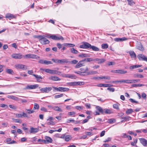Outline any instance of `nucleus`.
Instances as JSON below:
<instances>
[{
    "label": "nucleus",
    "mask_w": 147,
    "mask_h": 147,
    "mask_svg": "<svg viewBox=\"0 0 147 147\" xmlns=\"http://www.w3.org/2000/svg\"><path fill=\"white\" fill-rule=\"evenodd\" d=\"M107 84H98L97 85V86L99 87H107Z\"/></svg>",
    "instance_id": "obj_37"
},
{
    "label": "nucleus",
    "mask_w": 147,
    "mask_h": 147,
    "mask_svg": "<svg viewBox=\"0 0 147 147\" xmlns=\"http://www.w3.org/2000/svg\"><path fill=\"white\" fill-rule=\"evenodd\" d=\"M49 79L51 80L54 81H60L61 80L60 78L56 76H51L49 77Z\"/></svg>",
    "instance_id": "obj_18"
},
{
    "label": "nucleus",
    "mask_w": 147,
    "mask_h": 147,
    "mask_svg": "<svg viewBox=\"0 0 147 147\" xmlns=\"http://www.w3.org/2000/svg\"><path fill=\"white\" fill-rule=\"evenodd\" d=\"M32 76H34L35 78L36 79V80L39 82H40V79H42V77L38 75H36L35 74H33L32 75Z\"/></svg>",
    "instance_id": "obj_22"
},
{
    "label": "nucleus",
    "mask_w": 147,
    "mask_h": 147,
    "mask_svg": "<svg viewBox=\"0 0 147 147\" xmlns=\"http://www.w3.org/2000/svg\"><path fill=\"white\" fill-rule=\"evenodd\" d=\"M53 88L57 91L61 92H65L68 91L69 90V88H68L61 87H59V88L54 87Z\"/></svg>",
    "instance_id": "obj_8"
},
{
    "label": "nucleus",
    "mask_w": 147,
    "mask_h": 147,
    "mask_svg": "<svg viewBox=\"0 0 147 147\" xmlns=\"http://www.w3.org/2000/svg\"><path fill=\"white\" fill-rule=\"evenodd\" d=\"M111 72L114 73H117L119 74H125L127 73V71L126 70H124L123 69H117L111 71Z\"/></svg>",
    "instance_id": "obj_10"
},
{
    "label": "nucleus",
    "mask_w": 147,
    "mask_h": 147,
    "mask_svg": "<svg viewBox=\"0 0 147 147\" xmlns=\"http://www.w3.org/2000/svg\"><path fill=\"white\" fill-rule=\"evenodd\" d=\"M83 61H80L75 66V68H78L83 66Z\"/></svg>",
    "instance_id": "obj_19"
},
{
    "label": "nucleus",
    "mask_w": 147,
    "mask_h": 147,
    "mask_svg": "<svg viewBox=\"0 0 147 147\" xmlns=\"http://www.w3.org/2000/svg\"><path fill=\"white\" fill-rule=\"evenodd\" d=\"M70 51L72 53L77 54L78 53V51L76 50L74 48H72L70 49Z\"/></svg>",
    "instance_id": "obj_33"
},
{
    "label": "nucleus",
    "mask_w": 147,
    "mask_h": 147,
    "mask_svg": "<svg viewBox=\"0 0 147 147\" xmlns=\"http://www.w3.org/2000/svg\"><path fill=\"white\" fill-rule=\"evenodd\" d=\"M39 109V106L36 103L34 104V109Z\"/></svg>",
    "instance_id": "obj_45"
},
{
    "label": "nucleus",
    "mask_w": 147,
    "mask_h": 147,
    "mask_svg": "<svg viewBox=\"0 0 147 147\" xmlns=\"http://www.w3.org/2000/svg\"><path fill=\"white\" fill-rule=\"evenodd\" d=\"M47 124L48 125H53L55 124V123L53 121H49L47 122Z\"/></svg>",
    "instance_id": "obj_46"
},
{
    "label": "nucleus",
    "mask_w": 147,
    "mask_h": 147,
    "mask_svg": "<svg viewBox=\"0 0 147 147\" xmlns=\"http://www.w3.org/2000/svg\"><path fill=\"white\" fill-rule=\"evenodd\" d=\"M45 139L46 142L47 143H52V140L49 137L46 136L45 137Z\"/></svg>",
    "instance_id": "obj_24"
},
{
    "label": "nucleus",
    "mask_w": 147,
    "mask_h": 147,
    "mask_svg": "<svg viewBox=\"0 0 147 147\" xmlns=\"http://www.w3.org/2000/svg\"><path fill=\"white\" fill-rule=\"evenodd\" d=\"M63 95V94H60L55 95V96L54 97L56 99L62 97Z\"/></svg>",
    "instance_id": "obj_49"
},
{
    "label": "nucleus",
    "mask_w": 147,
    "mask_h": 147,
    "mask_svg": "<svg viewBox=\"0 0 147 147\" xmlns=\"http://www.w3.org/2000/svg\"><path fill=\"white\" fill-rule=\"evenodd\" d=\"M87 109H90V104L88 103L86 104L85 105Z\"/></svg>",
    "instance_id": "obj_63"
},
{
    "label": "nucleus",
    "mask_w": 147,
    "mask_h": 147,
    "mask_svg": "<svg viewBox=\"0 0 147 147\" xmlns=\"http://www.w3.org/2000/svg\"><path fill=\"white\" fill-rule=\"evenodd\" d=\"M46 72L51 74H56L57 75H60L61 72L56 70H52L50 69H47Z\"/></svg>",
    "instance_id": "obj_6"
},
{
    "label": "nucleus",
    "mask_w": 147,
    "mask_h": 147,
    "mask_svg": "<svg viewBox=\"0 0 147 147\" xmlns=\"http://www.w3.org/2000/svg\"><path fill=\"white\" fill-rule=\"evenodd\" d=\"M90 49H92L93 51H98L99 49L98 47L94 46L91 45Z\"/></svg>",
    "instance_id": "obj_32"
},
{
    "label": "nucleus",
    "mask_w": 147,
    "mask_h": 147,
    "mask_svg": "<svg viewBox=\"0 0 147 147\" xmlns=\"http://www.w3.org/2000/svg\"><path fill=\"white\" fill-rule=\"evenodd\" d=\"M120 82L121 83V80H117L115 81H110L109 82V83H117Z\"/></svg>",
    "instance_id": "obj_56"
},
{
    "label": "nucleus",
    "mask_w": 147,
    "mask_h": 147,
    "mask_svg": "<svg viewBox=\"0 0 147 147\" xmlns=\"http://www.w3.org/2000/svg\"><path fill=\"white\" fill-rule=\"evenodd\" d=\"M52 109L54 110L60 112H62L63 111L58 106H54L52 107Z\"/></svg>",
    "instance_id": "obj_27"
},
{
    "label": "nucleus",
    "mask_w": 147,
    "mask_h": 147,
    "mask_svg": "<svg viewBox=\"0 0 147 147\" xmlns=\"http://www.w3.org/2000/svg\"><path fill=\"white\" fill-rule=\"evenodd\" d=\"M91 74L94 75L95 74L98 73V72L96 71H91Z\"/></svg>",
    "instance_id": "obj_64"
},
{
    "label": "nucleus",
    "mask_w": 147,
    "mask_h": 147,
    "mask_svg": "<svg viewBox=\"0 0 147 147\" xmlns=\"http://www.w3.org/2000/svg\"><path fill=\"white\" fill-rule=\"evenodd\" d=\"M63 46H68L69 47H73L75 46V45L74 44H73L71 43H66L63 44Z\"/></svg>",
    "instance_id": "obj_31"
},
{
    "label": "nucleus",
    "mask_w": 147,
    "mask_h": 147,
    "mask_svg": "<svg viewBox=\"0 0 147 147\" xmlns=\"http://www.w3.org/2000/svg\"><path fill=\"white\" fill-rule=\"evenodd\" d=\"M85 133L86 135L88 136H92L93 135L92 133L89 132H86Z\"/></svg>",
    "instance_id": "obj_58"
},
{
    "label": "nucleus",
    "mask_w": 147,
    "mask_h": 147,
    "mask_svg": "<svg viewBox=\"0 0 147 147\" xmlns=\"http://www.w3.org/2000/svg\"><path fill=\"white\" fill-rule=\"evenodd\" d=\"M119 105L118 103L114 104L113 105V107L114 108L118 109H119Z\"/></svg>",
    "instance_id": "obj_47"
},
{
    "label": "nucleus",
    "mask_w": 147,
    "mask_h": 147,
    "mask_svg": "<svg viewBox=\"0 0 147 147\" xmlns=\"http://www.w3.org/2000/svg\"><path fill=\"white\" fill-rule=\"evenodd\" d=\"M52 88L51 87H46L45 88H41L40 90L42 93H48L51 91Z\"/></svg>",
    "instance_id": "obj_7"
},
{
    "label": "nucleus",
    "mask_w": 147,
    "mask_h": 147,
    "mask_svg": "<svg viewBox=\"0 0 147 147\" xmlns=\"http://www.w3.org/2000/svg\"><path fill=\"white\" fill-rule=\"evenodd\" d=\"M140 143L144 146H147V140L144 138H141L139 139Z\"/></svg>",
    "instance_id": "obj_16"
},
{
    "label": "nucleus",
    "mask_w": 147,
    "mask_h": 147,
    "mask_svg": "<svg viewBox=\"0 0 147 147\" xmlns=\"http://www.w3.org/2000/svg\"><path fill=\"white\" fill-rule=\"evenodd\" d=\"M77 82H69L68 84L70 86H74L77 85Z\"/></svg>",
    "instance_id": "obj_40"
},
{
    "label": "nucleus",
    "mask_w": 147,
    "mask_h": 147,
    "mask_svg": "<svg viewBox=\"0 0 147 147\" xmlns=\"http://www.w3.org/2000/svg\"><path fill=\"white\" fill-rule=\"evenodd\" d=\"M129 54L131 58H135L136 57V53L133 51H129Z\"/></svg>",
    "instance_id": "obj_23"
},
{
    "label": "nucleus",
    "mask_w": 147,
    "mask_h": 147,
    "mask_svg": "<svg viewBox=\"0 0 147 147\" xmlns=\"http://www.w3.org/2000/svg\"><path fill=\"white\" fill-rule=\"evenodd\" d=\"M11 57L15 59H20L23 57V55L20 53H15L12 54Z\"/></svg>",
    "instance_id": "obj_14"
},
{
    "label": "nucleus",
    "mask_w": 147,
    "mask_h": 147,
    "mask_svg": "<svg viewBox=\"0 0 147 147\" xmlns=\"http://www.w3.org/2000/svg\"><path fill=\"white\" fill-rule=\"evenodd\" d=\"M6 71L9 74H12L13 73V71L11 69H7L6 70Z\"/></svg>",
    "instance_id": "obj_41"
},
{
    "label": "nucleus",
    "mask_w": 147,
    "mask_h": 147,
    "mask_svg": "<svg viewBox=\"0 0 147 147\" xmlns=\"http://www.w3.org/2000/svg\"><path fill=\"white\" fill-rule=\"evenodd\" d=\"M7 97L16 101H18L20 100L18 97L13 95H8Z\"/></svg>",
    "instance_id": "obj_26"
},
{
    "label": "nucleus",
    "mask_w": 147,
    "mask_h": 147,
    "mask_svg": "<svg viewBox=\"0 0 147 147\" xmlns=\"http://www.w3.org/2000/svg\"><path fill=\"white\" fill-rule=\"evenodd\" d=\"M91 61H94V59H93L92 58H88L86 59V61L87 62Z\"/></svg>",
    "instance_id": "obj_55"
},
{
    "label": "nucleus",
    "mask_w": 147,
    "mask_h": 147,
    "mask_svg": "<svg viewBox=\"0 0 147 147\" xmlns=\"http://www.w3.org/2000/svg\"><path fill=\"white\" fill-rule=\"evenodd\" d=\"M70 62L69 63H71L72 64H76L78 63V61L76 60H74L69 61Z\"/></svg>",
    "instance_id": "obj_42"
},
{
    "label": "nucleus",
    "mask_w": 147,
    "mask_h": 147,
    "mask_svg": "<svg viewBox=\"0 0 147 147\" xmlns=\"http://www.w3.org/2000/svg\"><path fill=\"white\" fill-rule=\"evenodd\" d=\"M79 57H88L89 56L87 54H85V53H82L78 55Z\"/></svg>",
    "instance_id": "obj_38"
},
{
    "label": "nucleus",
    "mask_w": 147,
    "mask_h": 147,
    "mask_svg": "<svg viewBox=\"0 0 147 147\" xmlns=\"http://www.w3.org/2000/svg\"><path fill=\"white\" fill-rule=\"evenodd\" d=\"M13 121L14 122L16 123H20L21 122V120L18 119H13Z\"/></svg>",
    "instance_id": "obj_62"
},
{
    "label": "nucleus",
    "mask_w": 147,
    "mask_h": 147,
    "mask_svg": "<svg viewBox=\"0 0 147 147\" xmlns=\"http://www.w3.org/2000/svg\"><path fill=\"white\" fill-rule=\"evenodd\" d=\"M106 61V59H99L97 58L94 59V61H97V63L98 64H101L103 63L104 62Z\"/></svg>",
    "instance_id": "obj_17"
},
{
    "label": "nucleus",
    "mask_w": 147,
    "mask_h": 147,
    "mask_svg": "<svg viewBox=\"0 0 147 147\" xmlns=\"http://www.w3.org/2000/svg\"><path fill=\"white\" fill-rule=\"evenodd\" d=\"M128 2V4L130 5H132L134 4L133 0H127Z\"/></svg>",
    "instance_id": "obj_43"
},
{
    "label": "nucleus",
    "mask_w": 147,
    "mask_h": 147,
    "mask_svg": "<svg viewBox=\"0 0 147 147\" xmlns=\"http://www.w3.org/2000/svg\"><path fill=\"white\" fill-rule=\"evenodd\" d=\"M137 48L140 51H143L144 50V49L142 45L140 43H138L137 45Z\"/></svg>",
    "instance_id": "obj_20"
},
{
    "label": "nucleus",
    "mask_w": 147,
    "mask_h": 147,
    "mask_svg": "<svg viewBox=\"0 0 147 147\" xmlns=\"http://www.w3.org/2000/svg\"><path fill=\"white\" fill-rule=\"evenodd\" d=\"M77 85H83L84 84V82H77Z\"/></svg>",
    "instance_id": "obj_61"
},
{
    "label": "nucleus",
    "mask_w": 147,
    "mask_h": 147,
    "mask_svg": "<svg viewBox=\"0 0 147 147\" xmlns=\"http://www.w3.org/2000/svg\"><path fill=\"white\" fill-rule=\"evenodd\" d=\"M76 108L78 110L80 111L81 110H82L83 109L84 107L82 106H76Z\"/></svg>",
    "instance_id": "obj_48"
},
{
    "label": "nucleus",
    "mask_w": 147,
    "mask_h": 147,
    "mask_svg": "<svg viewBox=\"0 0 147 147\" xmlns=\"http://www.w3.org/2000/svg\"><path fill=\"white\" fill-rule=\"evenodd\" d=\"M59 63L60 64H64L65 63H68L70 62L68 61V59H63L59 60Z\"/></svg>",
    "instance_id": "obj_25"
},
{
    "label": "nucleus",
    "mask_w": 147,
    "mask_h": 147,
    "mask_svg": "<svg viewBox=\"0 0 147 147\" xmlns=\"http://www.w3.org/2000/svg\"><path fill=\"white\" fill-rule=\"evenodd\" d=\"M96 109L98 110L100 112L103 114H111V111L109 109H103L102 108L99 106H96Z\"/></svg>",
    "instance_id": "obj_1"
},
{
    "label": "nucleus",
    "mask_w": 147,
    "mask_h": 147,
    "mask_svg": "<svg viewBox=\"0 0 147 147\" xmlns=\"http://www.w3.org/2000/svg\"><path fill=\"white\" fill-rule=\"evenodd\" d=\"M38 63H40L45 65H48L49 64H52V63L51 61H47L42 59L39 60L38 61Z\"/></svg>",
    "instance_id": "obj_11"
},
{
    "label": "nucleus",
    "mask_w": 147,
    "mask_h": 147,
    "mask_svg": "<svg viewBox=\"0 0 147 147\" xmlns=\"http://www.w3.org/2000/svg\"><path fill=\"white\" fill-rule=\"evenodd\" d=\"M108 47V45L107 44H102L101 45L102 48V49H107Z\"/></svg>",
    "instance_id": "obj_39"
},
{
    "label": "nucleus",
    "mask_w": 147,
    "mask_h": 147,
    "mask_svg": "<svg viewBox=\"0 0 147 147\" xmlns=\"http://www.w3.org/2000/svg\"><path fill=\"white\" fill-rule=\"evenodd\" d=\"M69 78H70L72 79H76V77L75 75L69 74Z\"/></svg>",
    "instance_id": "obj_51"
},
{
    "label": "nucleus",
    "mask_w": 147,
    "mask_h": 147,
    "mask_svg": "<svg viewBox=\"0 0 147 147\" xmlns=\"http://www.w3.org/2000/svg\"><path fill=\"white\" fill-rule=\"evenodd\" d=\"M23 57L24 59L32 58L38 59L39 57L37 55L34 54H27L25 55H23Z\"/></svg>",
    "instance_id": "obj_5"
},
{
    "label": "nucleus",
    "mask_w": 147,
    "mask_h": 147,
    "mask_svg": "<svg viewBox=\"0 0 147 147\" xmlns=\"http://www.w3.org/2000/svg\"><path fill=\"white\" fill-rule=\"evenodd\" d=\"M142 66L141 65H133L132 66H131L129 67V69H133L135 68H136L138 67H141Z\"/></svg>",
    "instance_id": "obj_30"
},
{
    "label": "nucleus",
    "mask_w": 147,
    "mask_h": 147,
    "mask_svg": "<svg viewBox=\"0 0 147 147\" xmlns=\"http://www.w3.org/2000/svg\"><path fill=\"white\" fill-rule=\"evenodd\" d=\"M26 112L28 114L32 113L34 112V111L31 109H26Z\"/></svg>",
    "instance_id": "obj_36"
},
{
    "label": "nucleus",
    "mask_w": 147,
    "mask_h": 147,
    "mask_svg": "<svg viewBox=\"0 0 147 147\" xmlns=\"http://www.w3.org/2000/svg\"><path fill=\"white\" fill-rule=\"evenodd\" d=\"M25 132L28 134H34L39 131V129H24Z\"/></svg>",
    "instance_id": "obj_9"
},
{
    "label": "nucleus",
    "mask_w": 147,
    "mask_h": 147,
    "mask_svg": "<svg viewBox=\"0 0 147 147\" xmlns=\"http://www.w3.org/2000/svg\"><path fill=\"white\" fill-rule=\"evenodd\" d=\"M38 38H40L39 41L42 45L48 44L50 42L49 40L42 36H39Z\"/></svg>",
    "instance_id": "obj_2"
},
{
    "label": "nucleus",
    "mask_w": 147,
    "mask_h": 147,
    "mask_svg": "<svg viewBox=\"0 0 147 147\" xmlns=\"http://www.w3.org/2000/svg\"><path fill=\"white\" fill-rule=\"evenodd\" d=\"M65 140L67 142H68L70 140L69 136L68 135L66 136L65 138Z\"/></svg>",
    "instance_id": "obj_54"
},
{
    "label": "nucleus",
    "mask_w": 147,
    "mask_h": 147,
    "mask_svg": "<svg viewBox=\"0 0 147 147\" xmlns=\"http://www.w3.org/2000/svg\"><path fill=\"white\" fill-rule=\"evenodd\" d=\"M15 67L17 69H20L24 70H26L27 69V66L22 64H16L15 65Z\"/></svg>",
    "instance_id": "obj_12"
},
{
    "label": "nucleus",
    "mask_w": 147,
    "mask_h": 147,
    "mask_svg": "<svg viewBox=\"0 0 147 147\" xmlns=\"http://www.w3.org/2000/svg\"><path fill=\"white\" fill-rule=\"evenodd\" d=\"M130 118L131 117L129 116H127L126 117H122L121 119H122V121H127L130 119Z\"/></svg>",
    "instance_id": "obj_29"
},
{
    "label": "nucleus",
    "mask_w": 147,
    "mask_h": 147,
    "mask_svg": "<svg viewBox=\"0 0 147 147\" xmlns=\"http://www.w3.org/2000/svg\"><path fill=\"white\" fill-rule=\"evenodd\" d=\"M91 45L87 42H84L82 43V44L79 46V47L81 48L88 49H90Z\"/></svg>",
    "instance_id": "obj_4"
},
{
    "label": "nucleus",
    "mask_w": 147,
    "mask_h": 147,
    "mask_svg": "<svg viewBox=\"0 0 147 147\" xmlns=\"http://www.w3.org/2000/svg\"><path fill=\"white\" fill-rule=\"evenodd\" d=\"M52 61L54 63H59V59H52Z\"/></svg>",
    "instance_id": "obj_53"
},
{
    "label": "nucleus",
    "mask_w": 147,
    "mask_h": 147,
    "mask_svg": "<svg viewBox=\"0 0 147 147\" xmlns=\"http://www.w3.org/2000/svg\"><path fill=\"white\" fill-rule=\"evenodd\" d=\"M39 86L38 84L28 85L25 88L26 89H36Z\"/></svg>",
    "instance_id": "obj_13"
},
{
    "label": "nucleus",
    "mask_w": 147,
    "mask_h": 147,
    "mask_svg": "<svg viewBox=\"0 0 147 147\" xmlns=\"http://www.w3.org/2000/svg\"><path fill=\"white\" fill-rule=\"evenodd\" d=\"M129 82H130L129 81V80H121V83H125L129 84H130Z\"/></svg>",
    "instance_id": "obj_44"
},
{
    "label": "nucleus",
    "mask_w": 147,
    "mask_h": 147,
    "mask_svg": "<svg viewBox=\"0 0 147 147\" xmlns=\"http://www.w3.org/2000/svg\"><path fill=\"white\" fill-rule=\"evenodd\" d=\"M69 74H60V75H61L62 77H65V78H69Z\"/></svg>",
    "instance_id": "obj_50"
},
{
    "label": "nucleus",
    "mask_w": 147,
    "mask_h": 147,
    "mask_svg": "<svg viewBox=\"0 0 147 147\" xmlns=\"http://www.w3.org/2000/svg\"><path fill=\"white\" fill-rule=\"evenodd\" d=\"M6 18H8L9 20L15 18V17L11 13H7L5 15Z\"/></svg>",
    "instance_id": "obj_21"
},
{
    "label": "nucleus",
    "mask_w": 147,
    "mask_h": 147,
    "mask_svg": "<svg viewBox=\"0 0 147 147\" xmlns=\"http://www.w3.org/2000/svg\"><path fill=\"white\" fill-rule=\"evenodd\" d=\"M139 60H142L147 62V57L142 54H139L137 56Z\"/></svg>",
    "instance_id": "obj_15"
},
{
    "label": "nucleus",
    "mask_w": 147,
    "mask_h": 147,
    "mask_svg": "<svg viewBox=\"0 0 147 147\" xmlns=\"http://www.w3.org/2000/svg\"><path fill=\"white\" fill-rule=\"evenodd\" d=\"M133 77L135 78H144V76L143 75L138 74H136L134 75Z\"/></svg>",
    "instance_id": "obj_28"
},
{
    "label": "nucleus",
    "mask_w": 147,
    "mask_h": 147,
    "mask_svg": "<svg viewBox=\"0 0 147 147\" xmlns=\"http://www.w3.org/2000/svg\"><path fill=\"white\" fill-rule=\"evenodd\" d=\"M9 107L11 109H16L17 108L16 107V106H15L13 105H9Z\"/></svg>",
    "instance_id": "obj_57"
},
{
    "label": "nucleus",
    "mask_w": 147,
    "mask_h": 147,
    "mask_svg": "<svg viewBox=\"0 0 147 147\" xmlns=\"http://www.w3.org/2000/svg\"><path fill=\"white\" fill-rule=\"evenodd\" d=\"M129 100L133 103L135 102L136 103V104L138 103V101H136L135 100L132 98H130L129 99Z\"/></svg>",
    "instance_id": "obj_59"
},
{
    "label": "nucleus",
    "mask_w": 147,
    "mask_h": 147,
    "mask_svg": "<svg viewBox=\"0 0 147 147\" xmlns=\"http://www.w3.org/2000/svg\"><path fill=\"white\" fill-rule=\"evenodd\" d=\"M99 78L100 79H107L109 80L110 79V77L108 76L99 77Z\"/></svg>",
    "instance_id": "obj_35"
},
{
    "label": "nucleus",
    "mask_w": 147,
    "mask_h": 147,
    "mask_svg": "<svg viewBox=\"0 0 147 147\" xmlns=\"http://www.w3.org/2000/svg\"><path fill=\"white\" fill-rule=\"evenodd\" d=\"M107 90H108L111 92H114L115 91L114 88L111 87H108L107 88Z\"/></svg>",
    "instance_id": "obj_52"
},
{
    "label": "nucleus",
    "mask_w": 147,
    "mask_h": 147,
    "mask_svg": "<svg viewBox=\"0 0 147 147\" xmlns=\"http://www.w3.org/2000/svg\"><path fill=\"white\" fill-rule=\"evenodd\" d=\"M133 112V110L131 109H127L126 111V114L128 115L131 113Z\"/></svg>",
    "instance_id": "obj_34"
},
{
    "label": "nucleus",
    "mask_w": 147,
    "mask_h": 147,
    "mask_svg": "<svg viewBox=\"0 0 147 147\" xmlns=\"http://www.w3.org/2000/svg\"><path fill=\"white\" fill-rule=\"evenodd\" d=\"M49 38L55 40H63L64 39L61 36L58 35H51Z\"/></svg>",
    "instance_id": "obj_3"
},
{
    "label": "nucleus",
    "mask_w": 147,
    "mask_h": 147,
    "mask_svg": "<svg viewBox=\"0 0 147 147\" xmlns=\"http://www.w3.org/2000/svg\"><path fill=\"white\" fill-rule=\"evenodd\" d=\"M62 45H63V44L61 45L59 43H57V47L59 49H60L62 47Z\"/></svg>",
    "instance_id": "obj_60"
}]
</instances>
